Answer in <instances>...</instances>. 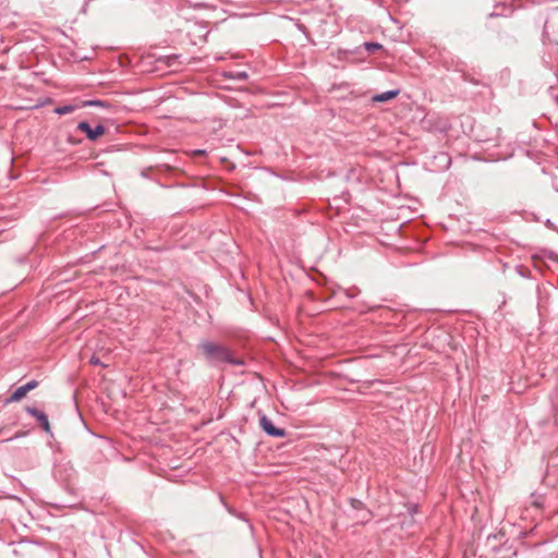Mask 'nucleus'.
<instances>
[{
    "label": "nucleus",
    "instance_id": "obj_8",
    "mask_svg": "<svg viewBox=\"0 0 558 558\" xmlns=\"http://www.w3.org/2000/svg\"><path fill=\"white\" fill-rule=\"evenodd\" d=\"M364 48L367 52L369 53H374L380 49H383V45H380L379 43H375V41H366L364 43Z\"/></svg>",
    "mask_w": 558,
    "mask_h": 558
},
{
    "label": "nucleus",
    "instance_id": "obj_10",
    "mask_svg": "<svg viewBox=\"0 0 558 558\" xmlns=\"http://www.w3.org/2000/svg\"><path fill=\"white\" fill-rule=\"evenodd\" d=\"M546 258L553 263H558V254L555 252L548 251L544 253Z\"/></svg>",
    "mask_w": 558,
    "mask_h": 558
},
{
    "label": "nucleus",
    "instance_id": "obj_13",
    "mask_svg": "<svg viewBox=\"0 0 558 558\" xmlns=\"http://www.w3.org/2000/svg\"><path fill=\"white\" fill-rule=\"evenodd\" d=\"M499 16H507V13L494 11L488 14V19L499 17Z\"/></svg>",
    "mask_w": 558,
    "mask_h": 558
},
{
    "label": "nucleus",
    "instance_id": "obj_9",
    "mask_svg": "<svg viewBox=\"0 0 558 558\" xmlns=\"http://www.w3.org/2000/svg\"><path fill=\"white\" fill-rule=\"evenodd\" d=\"M83 107H102L107 108L108 104L100 99H92L83 102Z\"/></svg>",
    "mask_w": 558,
    "mask_h": 558
},
{
    "label": "nucleus",
    "instance_id": "obj_7",
    "mask_svg": "<svg viewBox=\"0 0 558 558\" xmlns=\"http://www.w3.org/2000/svg\"><path fill=\"white\" fill-rule=\"evenodd\" d=\"M75 109H76V106L64 105V106L57 107L53 111H54V113H57L59 116H63V114L73 112Z\"/></svg>",
    "mask_w": 558,
    "mask_h": 558
},
{
    "label": "nucleus",
    "instance_id": "obj_5",
    "mask_svg": "<svg viewBox=\"0 0 558 558\" xmlns=\"http://www.w3.org/2000/svg\"><path fill=\"white\" fill-rule=\"evenodd\" d=\"M400 94V89H391L384 93L376 94L372 97L373 102H386L396 98Z\"/></svg>",
    "mask_w": 558,
    "mask_h": 558
},
{
    "label": "nucleus",
    "instance_id": "obj_14",
    "mask_svg": "<svg viewBox=\"0 0 558 558\" xmlns=\"http://www.w3.org/2000/svg\"><path fill=\"white\" fill-rule=\"evenodd\" d=\"M496 8H501V9H498L497 12H505L508 9L506 3L496 4ZM509 10H510V14H511L513 12V10L511 8H509Z\"/></svg>",
    "mask_w": 558,
    "mask_h": 558
},
{
    "label": "nucleus",
    "instance_id": "obj_17",
    "mask_svg": "<svg viewBox=\"0 0 558 558\" xmlns=\"http://www.w3.org/2000/svg\"><path fill=\"white\" fill-rule=\"evenodd\" d=\"M235 78H239V80H245L247 78V74L246 72H238L235 75H234Z\"/></svg>",
    "mask_w": 558,
    "mask_h": 558
},
{
    "label": "nucleus",
    "instance_id": "obj_6",
    "mask_svg": "<svg viewBox=\"0 0 558 558\" xmlns=\"http://www.w3.org/2000/svg\"><path fill=\"white\" fill-rule=\"evenodd\" d=\"M28 391L23 386L15 389L12 395L7 399V403L17 402L23 399Z\"/></svg>",
    "mask_w": 558,
    "mask_h": 558
},
{
    "label": "nucleus",
    "instance_id": "obj_11",
    "mask_svg": "<svg viewBox=\"0 0 558 558\" xmlns=\"http://www.w3.org/2000/svg\"><path fill=\"white\" fill-rule=\"evenodd\" d=\"M38 386V381L33 379L28 383H26L25 385H23V387L25 388V390H27L28 392L33 389H35L36 387Z\"/></svg>",
    "mask_w": 558,
    "mask_h": 558
},
{
    "label": "nucleus",
    "instance_id": "obj_4",
    "mask_svg": "<svg viewBox=\"0 0 558 558\" xmlns=\"http://www.w3.org/2000/svg\"><path fill=\"white\" fill-rule=\"evenodd\" d=\"M26 412L35 417L37 420V422L39 423L40 427L47 433V434H52L51 433V427H50V423H49V420H48V416L45 412L34 408V407H26Z\"/></svg>",
    "mask_w": 558,
    "mask_h": 558
},
{
    "label": "nucleus",
    "instance_id": "obj_19",
    "mask_svg": "<svg viewBox=\"0 0 558 558\" xmlns=\"http://www.w3.org/2000/svg\"><path fill=\"white\" fill-rule=\"evenodd\" d=\"M22 435H23L22 433H17V434H15L14 438L21 437Z\"/></svg>",
    "mask_w": 558,
    "mask_h": 558
},
{
    "label": "nucleus",
    "instance_id": "obj_3",
    "mask_svg": "<svg viewBox=\"0 0 558 558\" xmlns=\"http://www.w3.org/2000/svg\"><path fill=\"white\" fill-rule=\"evenodd\" d=\"M77 130L86 134V137L89 141H96L99 136L104 135L106 132V129L102 124H97L95 128H92V125L87 121H81L77 124Z\"/></svg>",
    "mask_w": 558,
    "mask_h": 558
},
{
    "label": "nucleus",
    "instance_id": "obj_2",
    "mask_svg": "<svg viewBox=\"0 0 558 558\" xmlns=\"http://www.w3.org/2000/svg\"><path fill=\"white\" fill-rule=\"evenodd\" d=\"M259 427L268 435V436H271V437H276V438H282L286 436L287 432L284 428H280V427H276L274 425V423L271 422V420L263 414L260 417H259Z\"/></svg>",
    "mask_w": 558,
    "mask_h": 558
},
{
    "label": "nucleus",
    "instance_id": "obj_20",
    "mask_svg": "<svg viewBox=\"0 0 558 558\" xmlns=\"http://www.w3.org/2000/svg\"><path fill=\"white\" fill-rule=\"evenodd\" d=\"M556 101L558 102V97L556 98Z\"/></svg>",
    "mask_w": 558,
    "mask_h": 558
},
{
    "label": "nucleus",
    "instance_id": "obj_15",
    "mask_svg": "<svg viewBox=\"0 0 558 558\" xmlns=\"http://www.w3.org/2000/svg\"><path fill=\"white\" fill-rule=\"evenodd\" d=\"M227 510H228V512H229V513H232V514L236 515L239 519H242V520H244V521H247V520L244 518V515H243L242 513H235V512H234L231 508H229V507H227Z\"/></svg>",
    "mask_w": 558,
    "mask_h": 558
},
{
    "label": "nucleus",
    "instance_id": "obj_12",
    "mask_svg": "<svg viewBox=\"0 0 558 558\" xmlns=\"http://www.w3.org/2000/svg\"><path fill=\"white\" fill-rule=\"evenodd\" d=\"M417 509H418V507L415 504H411V505L408 506V512H409L411 518H413L414 514L417 513Z\"/></svg>",
    "mask_w": 558,
    "mask_h": 558
},
{
    "label": "nucleus",
    "instance_id": "obj_1",
    "mask_svg": "<svg viewBox=\"0 0 558 558\" xmlns=\"http://www.w3.org/2000/svg\"><path fill=\"white\" fill-rule=\"evenodd\" d=\"M198 348L202 350L205 361L210 366H219L222 363L235 366L244 365V361L242 359L234 357L231 351L220 343L210 340H203L199 342Z\"/></svg>",
    "mask_w": 558,
    "mask_h": 558
},
{
    "label": "nucleus",
    "instance_id": "obj_18",
    "mask_svg": "<svg viewBox=\"0 0 558 558\" xmlns=\"http://www.w3.org/2000/svg\"><path fill=\"white\" fill-rule=\"evenodd\" d=\"M355 504L361 505L360 500H353V506L354 507H356Z\"/></svg>",
    "mask_w": 558,
    "mask_h": 558
},
{
    "label": "nucleus",
    "instance_id": "obj_16",
    "mask_svg": "<svg viewBox=\"0 0 558 558\" xmlns=\"http://www.w3.org/2000/svg\"><path fill=\"white\" fill-rule=\"evenodd\" d=\"M89 362H90V364H94V365H102V364H101V362H100V360H99V357H97V356H95V355H93V356L90 357V361H89Z\"/></svg>",
    "mask_w": 558,
    "mask_h": 558
}]
</instances>
